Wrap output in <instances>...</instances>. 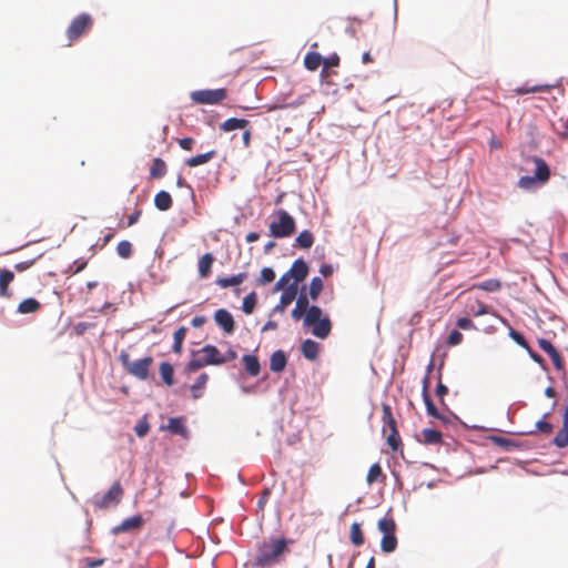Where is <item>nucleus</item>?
I'll return each instance as SVG.
<instances>
[{
	"label": "nucleus",
	"mask_w": 568,
	"mask_h": 568,
	"mask_svg": "<svg viewBox=\"0 0 568 568\" xmlns=\"http://www.w3.org/2000/svg\"><path fill=\"white\" fill-rule=\"evenodd\" d=\"M297 308L306 312L304 317V326L312 327V334L321 339L328 337L332 331V322L327 316H323V311L316 305L310 306L308 298L305 294L296 295Z\"/></svg>",
	"instance_id": "1"
},
{
	"label": "nucleus",
	"mask_w": 568,
	"mask_h": 568,
	"mask_svg": "<svg viewBox=\"0 0 568 568\" xmlns=\"http://www.w3.org/2000/svg\"><path fill=\"white\" fill-rule=\"evenodd\" d=\"M287 542L285 538H271L264 541L258 547L254 565L267 567L278 562L280 557L287 550Z\"/></svg>",
	"instance_id": "2"
},
{
	"label": "nucleus",
	"mask_w": 568,
	"mask_h": 568,
	"mask_svg": "<svg viewBox=\"0 0 568 568\" xmlns=\"http://www.w3.org/2000/svg\"><path fill=\"white\" fill-rule=\"evenodd\" d=\"M274 220L268 225L270 235L276 239L290 237L296 231L294 217L283 209L273 214Z\"/></svg>",
	"instance_id": "3"
},
{
	"label": "nucleus",
	"mask_w": 568,
	"mask_h": 568,
	"mask_svg": "<svg viewBox=\"0 0 568 568\" xmlns=\"http://www.w3.org/2000/svg\"><path fill=\"white\" fill-rule=\"evenodd\" d=\"M377 528L383 534L381 550L385 554L395 551L398 545L395 519L392 516H384L378 520Z\"/></svg>",
	"instance_id": "4"
},
{
	"label": "nucleus",
	"mask_w": 568,
	"mask_h": 568,
	"mask_svg": "<svg viewBox=\"0 0 568 568\" xmlns=\"http://www.w3.org/2000/svg\"><path fill=\"white\" fill-rule=\"evenodd\" d=\"M383 433L386 434V444L393 452H397L402 446L397 424L393 416L392 408L388 404L382 405Z\"/></svg>",
	"instance_id": "5"
},
{
	"label": "nucleus",
	"mask_w": 568,
	"mask_h": 568,
	"mask_svg": "<svg viewBox=\"0 0 568 568\" xmlns=\"http://www.w3.org/2000/svg\"><path fill=\"white\" fill-rule=\"evenodd\" d=\"M119 359L125 371L132 376L141 381H145L149 377V371L153 363V358L151 356L131 362L128 353H121Z\"/></svg>",
	"instance_id": "6"
},
{
	"label": "nucleus",
	"mask_w": 568,
	"mask_h": 568,
	"mask_svg": "<svg viewBox=\"0 0 568 568\" xmlns=\"http://www.w3.org/2000/svg\"><path fill=\"white\" fill-rule=\"evenodd\" d=\"M92 27L93 18L89 13H81L73 18L65 31L69 45L79 40L82 36L87 34Z\"/></svg>",
	"instance_id": "7"
},
{
	"label": "nucleus",
	"mask_w": 568,
	"mask_h": 568,
	"mask_svg": "<svg viewBox=\"0 0 568 568\" xmlns=\"http://www.w3.org/2000/svg\"><path fill=\"white\" fill-rule=\"evenodd\" d=\"M123 488L120 481H114L110 489L101 497L95 496L91 504L95 509H106L118 506L123 497Z\"/></svg>",
	"instance_id": "8"
},
{
	"label": "nucleus",
	"mask_w": 568,
	"mask_h": 568,
	"mask_svg": "<svg viewBox=\"0 0 568 568\" xmlns=\"http://www.w3.org/2000/svg\"><path fill=\"white\" fill-rule=\"evenodd\" d=\"M227 91L223 88L215 90H197L191 93V100L197 104H217L225 100Z\"/></svg>",
	"instance_id": "9"
},
{
	"label": "nucleus",
	"mask_w": 568,
	"mask_h": 568,
	"mask_svg": "<svg viewBox=\"0 0 568 568\" xmlns=\"http://www.w3.org/2000/svg\"><path fill=\"white\" fill-rule=\"evenodd\" d=\"M538 346L548 354V356L551 358L552 364L555 368L559 372L565 371V363L560 355V353L557 351V348L552 345V343L546 338H539L538 339Z\"/></svg>",
	"instance_id": "10"
},
{
	"label": "nucleus",
	"mask_w": 568,
	"mask_h": 568,
	"mask_svg": "<svg viewBox=\"0 0 568 568\" xmlns=\"http://www.w3.org/2000/svg\"><path fill=\"white\" fill-rule=\"evenodd\" d=\"M298 287L296 283H291L280 297V302L274 306L273 313H284L286 307L296 298Z\"/></svg>",
	"instance_id": "11"
},
{
	"label": "nucleus",
	"mask_w": 568,
	"mask_h": 568,
	"mask_svg": "<svg viewBox=\"0 0 568 568\" xmlns=\"http://www.w3.org/2000/svg\"><path fill=\"white\" fill-rule=\"evenodd\" d=\"M197 353L203 354V359L206 365H222L226 363V358H223V355L214 345H205Z\"/></svg>",
	"instance_id": "12"
},
{
	"label": "nucleus",
	"mask_w": 568,
	"mask_h": 568,
	"mask_svg": "<svg viewBox=\"0 0 568 568\" xmlns=\"http://www.w3.org/2000/svg\"><path fill=\"white\" fill-rule=\"evenodd\" d=\"M214 321L226 334H232L234 332V320L227 310H217L214 314Z\"/></svg>",
	"instance_id": "13"
},
{
	"label": "nucleus",
	"mask_w": 568,
	"mask_h": 568,
	"mask_svg": "<svg viewBox=\"0 0 568 568\" xmlns=\"http://www.w3.org/2000/svg\"><path fill=\"white\" fill-rule=\"evenodd\" d=\"M144 519L141 515H134L125 518L120 525L112 529L114 535L126 532L135 529H140L143 526Z\"/></svg>",
	"instance_id": "14"
},
{
	"label": "nucleus",
	"mask_w": 568,
	"mask_h": 568,
	"mask_svg": "<svg viewBox=\"0 0 568 568\" xmlns=\"http://www.w3.org/2000/svg\"><path fill=\"white\" fill-rule=\"evenodd\" d=\"M287 272L294 280L293 283H296L297 285L300 282L306 278L308 274V265L304 260L300 258L292 264L291 268Z\"/></svg>",
	"instance_id": "15"
},
{
	"label": "nucleus",
	"mask_w": 568,
	"mask_h": 568,
	"mask_svg": "<svg viewBox=\"0 0 568 568\" xmlns=\"http://www.w3.org/2000/svg\"><path fill=\"white\" fill-rule=\"evenodd\" d=\"M531 161L536 165L535 174L534 176L537 179V182L544 184L546 183L550 178V170L546 161L539 156H532Z\"/></svg>",
	"instance_id": "16"
},
{
	"label": "nucleus",
	"mask_w": 568,
	"mask_h": 568,
	"mask_svg": "<svg viewBox=\"0 0 568 568\" xmlns=\"http://www.w3.org/2000/svg\"><path fill=\"white\" fill-rule=\"evenodd\" d=\"M552 443L558 448H565L568 446V405L565 408L564 416H562V427L555 436Z\"/></svg>",
	"instance_id": "17"
},
{
	"label": "nucleus",
	"mask_w": 568,
	"mask_h": 568,
	"mask_svg": "<svg viewBox=\"0 0 568 568\" xmlns=\"http://www.w3.org/2000/svg\"><path fill=\"white\" fill-rule=\"evenodd\" d=\"M166 429L171 432L172 434L180 435L184 438L187 437L189 432L187 428L184 425V418L183 417H171L169 418Z\"/></svg>",
	"instance_id": "18"
},
{
	"label": "nucleus",
	"mask_w": 568,
	"mask_h": 568,
	"mask_svg": "<svg viewBox=\"0 0 568 568\" xmlns=\"http://www.w3.org/2000/svg\"><path fill=\"white\" fill-rule=\"evenodd\" d=\"M301 352L306 359L315 361L318 357L320 345L313 339H305L301 345Z\"/></svg>",
	"instance_id": "19"
},
{
	"label": "nucleus",
	"mask_w": 568,
	"mask_h": 568,
	"mask_svg": "<svg viewBox=\"0 0 568 568\" xmlns=\"http://www.w3.org/2000/svg\"><path fill=\"white\" fill-rule=\"evenodd\" d=\"M286 355L283 351H275L270 358V369L275 373L282 372L286 366Z\"/></svg>",
	"instance_id": "20"
},
{
	"label": "nucleus",
	"mask_w": 568,
	"mask_h": 568,
	"mask_svg": "<svg viewBox=\"0 0 568 568\" xmlns=\"http://www.w3.org/2000/svg\"><path fill=\"white\" fill-rule=\"evenodd\" d=\"M242 362H243L245 371L247 372V374L250 376L255 377L260 374L261 365H260L258 358L255 355H250V354L244 355L242 357Z\"/></svg>",
	"instance_id": "21"
},
{
	"label": "nucleus",
	"mask_w": 568,
	"mask_h": 568,
	"mask_svg": "<svg viewBox=\"0 0 568 568\" xmlns=\"http://www.w3.org/2000/svg\"><path fill=\"white\" fill-rule=\"evenodd\" d=\"M14 274L9 270L0 271V297H10L9 285L13 281Z\"/></svg>",
	"instance_id": "22"
},
{
	"label": "nucleus",
	"mask_w": 568,
	"mask_h": 568,
	"mask_svg": "<svg viewBox=\"0 0 568 568\" xmlns=\"http://www.w3.org/2000/svg\"><path fill=\"white\" fill-rule=\"evenodd\" d=\"M207 381L209 375L206 373L201 374L196 378L195 383L191 386V396L193 399L203 397Z\"/></svg>",
	"instance_id": "23"
},
{
	"label": "nucleus",
	"mask_w": 568,
	"mask_h": 568,
	"mask_svg": "<svg viewBox=\"0 0 568 568\" xmlns=\"http://www.w3.org/2000/svg\"><path fill=\"white\" fill-rule=\"evenodd\" d=\"M213 263H214V257L211 253H205L204 255H202L200 257L197 267H199V275L201 278H206L210 275Z\"/></svg>",
	"instance_id": "24"
},
{
	"label": "nucleus",
	"mask_w": 568,
	"mask_h": 568,
	"mask_svg": "<svg viewBox=\"0 0 568 568\" xmlns=\"http://www.w3.org/2000/svg\"><path fill=\"white\" fill-rule=\"evenodd\" d=\"M247 277L246 273H239L230 277H219L216 280V284L222 288H227L231 286H237L242 284Z\"/></svg>",
	"instance_id": "25"
},
{
	"label": "nucleus",
	"mask_w": 568,
	"mask_h": 568,
	"mask_svg": "<svg viewBox=\"0 0 568 568\" xmlns=\"http://www.w3.org/2000/svg\"><path fill=\"white\" fill-rule=\"evenodd\" d=\"M216 156V151L215 150H211L206 153H203V154H197L195 156H192L190 159H187L185 161V164L190 168H195V166H199V165H202V164H205L207 162H210L212 159H214Z\"/></svg>",
	"instance_id": "26"
},
{
	"label": "nucleus",
	"mask_w": 568,
	"mask_h": 568,
	"mask_svg": "<svg viewBox=\"0 0 568 568\" xmlns=\"http://www.w3.org/2000/svg\"><path fill=\"white\" fill-rule=\"evenodd\" d=\"M172 197L169 192L160 191L154 196V205L160 211H168L172 206Z\"/></svg>",
	"instance_id": "27"
},
{
	"label": "nucleus",
	"mask_w": 568,
	"mask_h": 568,
	"mask_svg": "<svg viewBox=\"0 0 568 568\" xmlns=\"http://www.w3.org/2000/svg\"><path fill=\"white\" fill-rule=\"evenodd\" d=\"M40 308V302L33 297L26 298L18 305V312L21 314L36 313Z\"/></svg>",
	"instance_id": "28"
},
{
	"label": "nucleus",
	"mask_w": 568,
	"mask_h": 568,
	"mask_svg": "<svg viewBox=\"0 0 568 568\" xmlns=\"http://www.w3.org/2000/svg\"><path fill=\"white\" fill-rule=\"evenodd\" d=\"M247 125H248V121L245 119L231 118V119H227L226 121H224L220 125V129L224 132H230L233 130L244 129Z\"/></svg>",
	"instance_id": "29"
},
{
	"label": "nucleus",
	"mask_w": 568,
	"mask_h": 568,
	"mask_svg": "<svg viewBox=\"0 0 568 568\" xmlns=\"http://www.w3.org/2000/svg\"><path fill=\"white\" fill-rule=\"evenodd\" d=\"M166 163L161 158H155L150 169V176L152 179H161L166 174Z\"/></svg>",
	"instance_id": "30"
},
{
	"label": "nucleus",
	"mask_w": 568,
	"mask_h": 568,
	"mask_svg": "<svg viewBox=\"0 0 568 568\" xmlns=\"http://www.w3.org/2000/svg\"><path fill=\"white\" fill-rule=\"evenodd\" d=\"M321 64H323V57L318 52H307L304 58V65L310 71H315Z\"/></svg>",
	"instance_id": "31"
},
{
	"label": "nucleus",
	"mask_w": 568,
	"mask_h": 568,
	"mask_svg": "<svg viewBox=\"0 0 568 568\" xmlns=\"http://www.w3.org/2000/svg\"><path fill=\"white\" fill-rule=\"evenodd\" d=\"M159 372H160L162 381L168 386H172L173 383H174V378H173L174 377V369H173V366L170 363H168V362H163V363L160 364Z\"/></svg>",
	"instance_id": "32"
},
{
	"label": "nucleus",
	"mask_w": 568,
	"mask_h": 568,
	"mask_svg": "<svg viewBox=\"0 0 568 568\" xmlns=\"http://www.w3.org/2000/svg\"><path fill=\"white\" fill-rule=\"evenodd\" d=\"M422 442L426 445H436L442 443V433L436 429L426 428L422 432Z\"/></svg>",
	"instance_id": "33"
},
{
	"label": "nucleus",
	"mask_w": 568,
	"mask_h": 568,
	"mask_svg": "<svg viewBox=\"0 0 568 568\" xmlns=\"http://www.w3.org/2000/svg\"><path fill=\"white\" fill-rule=\"evenodd\" d=\"M295 244L301 248H310L314 244V235L308 230L302 231L295 239Z\"/></svg>",
	"instance_id": "34"
},
{
	"label": "nucleus",
	"mask_w": 568,
	"mask_h": 568,
	"mask_svg": "<svg viewBox=\"0 0 568 568\" xmlns=\"http://www.w3.org/2000/svg\"><path fill=\"white\" fill-rule=\"evenodd\" d=\"M200 353L194 352L193 357L190 359V362L185 365L184 372L186 374L194 373L199 371L200 368L207 366L206 363H204L203 357H199Z\"/></svg>",
	"instance_id": "35"
},
{
	"label": "nucleus",
	"mask_w": 568,
	"mask_h": 568,
	"mask_svg": "<svg viewBox=\"0 0 568 568\" xmlns=\"http://www.w3.org/2000/svg\"><path fill=\"white\" fill-rule=\"evenodd\" d=\"M500 287H501V284L496 278H489L481 283H477V284L473 285V288L481 290V291H486V292H496V291L500 290Z\"/></svg>",
	"instance_id": "36"
},
{
	"label": "nucleus",
	"mask_w": 568,
	"mask_h": 568,
	"mask_svg": "<svg viewBox=\"0 0 568 568\" xmlns=\"http://www.w3.org/2000/svg\"><path fill=\"white\" fill-rule=\"evenodd\" d=\"M349 538H351V541L355 546H362L364 544V541H365L364 534H363L361 525L358 523L352 524Z\"/></svg>",
	"instance_id": "37"
},
{
	"label": "nucleus",
	"mask_w": 568,
	"mask_h": 568,
	"mask_svg": "<svg viewBox=\"0 0 568 568\" xmlns=\"http://www.w3.org/2000/svg\"><path fill=\"white\" fill-rule=\"evenodd\" d=\"M423 399H424V403L426 406V412L429 416H432L436 419H440L443 422H447V418L439 413V410L433 403L430 395H425V397H423Z\"/></svg>",
	"instance_id": "38"
},
{
	"label": "nucleus",
	"mask_w": 568,
	"mask_h": 568,
	"mask_svg": "<svg viewBox=\"0 0 568 568\" xmlns=\"http://www.w3.org/2000/svg\"><path fill=\"white\" fill-rule=\"evenodd\" d=\"M186 332H187V329L184 326L178 328L174 332V335H173L174 343H173V347H172L174 353L180 354L182 352V344L186 336Z\"/></svg>",
	"instance_id": "39"
},
{
	"label": "nucleus",
	"mask_w": 568,
	"mask_h": 568,
	"mask_svg": "<svg viewBox=\"0 0 568 568\" xmlns=\"http://www.w3.org/2000/svg\"><path fill=\"white\" fill-rule=\"evenodd\" d=\"M383 476V470H382V467L378 463H375L373 464L368 471H367V475H366V483L368 485H372L374 484L375 481H377L379 479V477Z\"/></svg>",
	"instance_id": "40"
},
{
	"label": "nucleus",
	"mask_w": 568,
	"mask_h": 568,
	"mask_svg": "<svg viewBox=\"0 0 568 568\" xmlns=\"http://www.w3.org/2000/svg\"><path fill=\"white\" fill-rule=\"evenodd\" d=\"M323 290V281L321 277H313L310 283V297L316 301Z\"/></svg>",
	"instance_id": "41"
},
{
	"label": "nucleus",
	"mask_w": 568,
	"mask_h": 568,
	"mask_svg": "<svg viewBox=\"0 0 568 568\" xmlns=\"http://www.w3.org/2000/svg\"><path fill=\"white\" fill-rule=\"evenodd\" d=\"M256 305V294L254 292L247 294L243 298L242 310L245 314H252Z\"/></svg>",
	"instance_id": "42"
},
{
	"label": "nucleus",
	"mask_w": 568,
	"mask_h": 568,
	"mask_svg": "<svg viewBox=\"0 0 568 568\" xmlns=\"http://www.w3.org/2000/svg\"><path fill=\"white\" fill-rule=\"evenodd\" d=\"M275 280V272L271 267H264L261 271V275L257 280L260 285H266Z\"/></svg>",
	"instance_id": "43"
},
{
	"label": "nucleus",
	"mask_w": 568,
	"mask_h": 568,
	"mask_svg": "<svg viewBox=\"0 0 568 568\" xmlns=\"http://www.w3.org/2000/svg\"><path fill=\"white\" fill-rule=\"evenodd\" d=\"M116 252L122 258H129L132 255V244L124 240L118 243Z\"/></svg>",
	"instance_id": "44"
},
{
	"label": "nucleus",
	"mask_w": 568,
	"mask_h": 568,
	"mask_svg": "<svg viewBox=\"0 0 568 568\" xmlns=\"http://www.w3.org/2000/svg\"><path fill=\"white\" fill-rule=\"evenodd\" d=\"M551 89L550 85H534L530 88H518L516 89V92L518 94H527V93H536V92H547Z\"/></svg>",
	"instance_id": "45"
},
{
	"label": "nucleus",
	"mask_w": 568,
	"mask_h": 568,
	"mask_svg": "<svg viewBox=\"0 0 568 568\" xmlns=\"http://www.w3.org/2000/svg\"><path fill=\"white\" fill-rule=\"evenodd\" d=\"M509 336L523 348L527 349L529 347L524 335L515 329H510Z\"/></svg>",
	"instance_id": "46"
},
{
	"label": "nucleus",
	"mask_w": 568,
	"mask_h": 568,
	"mask_svg": "<svg viewBox=\"0 0 568 568\" xmlns=\"http://www.w3.org/2000/svg\"><path fill=\"white\" fill-rule=\"evenodd\" d=\"M149 429L150 425L145 419L140 420L134 427V432L139 437H144Z\"/></svg>",
	"instance_id": "47"
},
{
	"label": "nucleus",
	"mask_w": 568,
	"mask_h": 568,
	"mask_svg": "<svg viewBox=\"0 0 568 568\" xmlns=\"http://www.w3.org/2000/svg\"><path fill=\"white\" fill-rule=\"evenodd\" d=\"M462 341H463V334L459 331L454 329L448 335L447 344L450 346H456V345L460 344Z\"/></svg>",
	"instance_id": "48"
},
{
	"label": "nucleus",
	"mask_w": 568,
	"mask_h": 568,
	"mask_svg": "<svg viewBox=\"0 0 568 568\" xmlns=\"http://www.w3.org/2000/svg\"><path fill=\"white\" fill-rule=\"evenodd\" d=\"M535 427L538 432L546 434V435L551 434L552 429H554L552 425L545 419L538 420L536 423Z\"/></svg>",
	"instance_id": "49"
},
{
	"label": "nucleus",
	"mask_w": 568,
	"mask_h": 568,
	"mask_svg": "<svg viewBox=\"0 0 568 568\" xmlns=\"http://www.w3.org/2000/svg\"><path fill=\"white\" fill-rule=\"evenodd\" d=\"M339 64V57L337 53L331 54L328 58L323 59V72H325L326 69L332 67H337Z\"/></svg>",
	"instance_id": "50"
},
{
	"label": "nucleus",
	"mask_w": 568,
	"mask_h": 568,
	"mask_svg": "<svg viewBox=\"0 0 568 568\" xmlns=\"http://www.w3.org/2000/svg\"><path fill=\"white\" fill-rule=\"evenodd\" d=\"M178 143L183 150L191 151L195 144V141L193 138H182L178 140Z\"/></svg>",
	"instance_id": "51"
},
{
	"label": "nucleus",
	"mask_w": 568,
	"mask_h": 568,
	"mask_svg": "<svg viewBox=\"0 0 568 568\" xmlns=\"http://www.w3.org/2000/svg\"><path fill=\"white\" fill-rule=\"evenodd\" d=\"M457 326L462 329H473L475 328V324L471 320L467 317H460L457 320Z\"/></svg>",
	"instance_id": "52"
},
{
	"label": "nucleus",
	"mask_w": 568,
	"mask_h": 568,
	"mask_svg": "<svg viewBox=\"0 0 568 568\" xmlns=\"http://www.w3.org/2000/svg\"><path fill=\"white\" fill-rule=\"evenodd\" d=\"M535 182H537V179L535 176H521L518 181V185L523 189H528Z\"/></svg>",
	"instance_id": "53"
},
{
	"label": "nucleus",
	"mask_w": 568,
	"mask_h": 568,
	"mask_svg": "<svg viewBox=\"0 0 568 568\" xmlns=\"http://www.w3.org/2000/svg\"><path fill=\"white\" fill-rule=\"evenodd\" d=\"M535 182H537V179L535 176H521L518 181V185L523 189H528Z\"/></svg>",
	"instance_id": "54"
},
{
	"label": "nucleus",
	"mask_w": 568,
	"mask_h": 568,
	"mask_svg": "<svg viewBox=\"0 0 568 568\" xmlns=\"http://www.w3.org/2000/svg\"><path fill=\"white\" fill-rule=\"evenodd\" d=\"M36 262V258L33 260H29V261H23V262H19L14 265V268L18 271V272H23L28 268H30Z\"/></svg>",
	"instance_id": "55"
},
{
	"label": "nucleus",
	"mask_w": 568,
	"mask_h": 568,
	"mask_svg": "<svg viewBox=\"0 0 568 568\" xmlns=\"http://www.w3.org/2000/svg\"><path fill=\"white\" fill-rule=\"evenodd\" d=\"M442 374L439 373L438 378L440 379ZM448 393L447 386H445L440 381L436 387V395L443 398Z\"/></svg>",
	"instance_id": "56"
},
{
	"label": "nucleus",
	"mask_w": 568,
	"mask_h": 568,
	"mask_svg": "<svg viewBox=\"0 0 568 568\" xmlns=\"http://www.w3.org/2000/svg\"><path fill=\"white\" fill-rule=\"evenodd\" d=\"M526 351L528 352V354H529L530 358H531L535 363H537V364H539V365H541V366L544 365V363H545L544 358H542L539 354H537L536 352H534V351L530 348V346H529Z\"/></svg>",
	"instance_id": "57"
},
{
	"label": "nucleus",
	"mask_w": 568,
	"mask_h": 568,
	"mask_svg": "<svg viewBox=\"0 0 568 568\" xmlns=\"http://www.w3.org/2000/svg\"><path fill=\"white\" fill-rule=\"evenodd\" d=\"M142 214V211L141 210H135L129 217H128V226H132L133 224H135L140 216Z\"/></svg>",
	"instance_id": "58"
},
{
	"label": "nucleus",
	"mask_w": 568,
	"mask_h": 568,
	"mask_svg": "<svg viewBox=\"0 0 568 568\" xmlns=\"http://www.w3.org/2000/svg\"><path fill=\"white\" fill-rule=\"evenodd\" d=\"M306 312L297 308L296 306L293 308L291 316L294 321H300L301 318L304 320Z\"/></svg>",
	"instance_id": "59"
},
{
	"label": "nucleus",
	"mask_w": 568,
	"mask_h": 568,
	"mask_svg": "<svg viewBox=\"0 0 568 568\" xmlns=\"http://www.w3.org/2000/svg\"><path fill=\"white\" fill-rule=\"evenodd\" d=\"M87 264H88L87 261H83V260L74 261L73 274H78V273L82 272L87 267Z\"/></svg>",
	"instance_id": "60"
},
{
	"label": "nucleus",
	"mask_w": 568,
	"mask_h": 568,
	"mask_svg": "<svg viewBox=\"0 0 568 568\" xmlns=\"http://www.w3.org/2000/svg\"><path fill=\"white\" fill-rule=\"evenodd\" d=\"M429 386H430V378L427 374L423 379V389H422V396L425 397V395H429Z\"/></svg>",
	"instance_id": "61"
},
{
	"label": "nucleus",
	"mask_w": 568,
	"mask_h": 568,
	"mask_svg": "<svg viewBox=\"0 0 568 568\" xmlns=\"http://www.w3.org/2000/svg\"><path fill=\"white\" fill-rule=\"evenodd\" d=\"M103 562H104V559H95V560H92L89 558L85 559V566L89 568H97V567L103 565Z\"/></svg>",
	"instance_id": "62"
},
{
	"label": "nucleus",
	"mask_w": 568,
	"mask_h": 568,
	"mask_svg": "<svg viewBox=\"0 0 568 568\" xmlns=\"http://www.w3.org/2000/svg\"><path fill=\"white\" fill-rule=\"evenodd\" d=\"M277 329V323L275 321H267L262 327V332L275 331Z\"/></svg>",
	"instance_id": "63"
},
{
	"label": "nucleus",
	"mask_w": 568,
	"mask_h": 568,
	"mask_svg": "<svg viewBox=\"0 0 568 568\" xmlns=\"http://www.w3.org/2000/svg\"><path fill=\"white\" fill-rule=\"evenodd\" d=\"M204 323H205L204 316H195L192 318V322H191L192 326H194V327H201L204 325Z\"/></svg>",
	"instance_id": "64"
}]
</instances>
